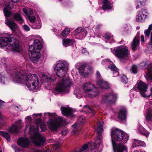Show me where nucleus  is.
I'll list each match as a JSON object with an SVG mask.
<instances>
[{
	"label": "nucleus",
	"mask_w": 152,
	"mask_h": 152,
	"mask_svg": "<svg viewBox=\"0 0 152 152\" xmlns=\"http://www.w3.org/2000/svg\"><path fill=\"white\" fill-rule=\"evenodd\" d=\"M13 17L15 20L21 24L24 22L23 19H22L20 15L18 13L14 14L13 15Z\"/></svg>",
	"instance_id": "nucleus-30"
},
{
	"label": "nucleus",
	"mask_w": 152,
	"mask_h": 152,
	"mask_svg": "<svg viewBox=\"0 0 152 152\" xmlns=\"http://www.w3.org/2000/svg\"><path fill=\"white\" fill-rule=\"evenodd\" d=\"M79 66L78 68L80 73L82 75L85 76L89 73V71L88 70V68L86 64H79Z\"/></svg>",
	"instance_id": "nucleus-17"
},
{
	"label": "nucleus",
	"mask_w": 152,
	"mask_h": 152,
	"mask_svg": "<svg viewBox=\"0 0 152 152\" xmlns=\"http://www.w3.org/2000/svg\"><path fill=\"white\" fill-rule=\"evenodd\" d=\"M72 84L71 80L69 77L63 79L57 84L55 89L56 91L60 92H68V87Z\"/></svg>",
	"instance_id": "nucleus-8"
},
{
	"label": "nucleus",
	"mask_w": 152,
	"mask_h": 152,
	"mask_svg": "<svg viewBox=\"0 0 152 152\" xmlns=\"http://www.w3.org/2000/svg\"><path fill=\"white\" fill-rule=\"evenodd\" d=\"M146 77L147 80H152V70L148 71Z\"/></svg>",
	"instance_id": "nucleus-47"
},
{
	"label": "nucleus",
	"mask_w": 152,
	"mask_h": 152,
	"mask_svg": "<svg viewBox=\"0 0 152 152\" xmlns=\"http://www.w3.org/2000/svg\"><path fill=\"white\" fill-rule=\"evenodd\" d=\"M146 145L144 142L137 140H135L133 144V147L138 146H144Z\"/></svg>",
	"instance_id": "nucleus-31"
},
{
	"label": "nucleus",
	"mask_w": 152,
	"mask_h": 152,
	"mask_svg": "<svg viewBox=\"0 0 152 152\" xmlns=\"http://www.w3.org/2000/svg\"><path fill=\"white\" fill-rule=\"evenodd\" d=\"M29 20L31 23H34L36 20L35 17L34 16H30L28 17Z\"/></svg>",
	"instance_id": "nucleus-48"
},
{
	"label": "nucleus",
	"mask_w": 152,
	"mask_h": 152,
	"mask_svg": "<svg viewBox=\"0 0 152 152\" xmlns=\"http://www.w3.org/2000/svg\"><path fill=\"white\" fill-rule=\"evenodd\" d=\"M130 71L134 74L137 73L138 71V68L137 66L133 65L131 67Z\"/></svg>",
	"instance_id": "nucleus-44"
},
{
	"label": "nucleus",
	"mask_w": 152,
	"mask_h": 152,
	"mask_svg": "<svg viewBox=\"0 0 152 152\" xmlns=\"http://www.w3.org/2000/svg\"><path fill=\"white\" fill-rule=\"evenodd\" d=\"M74 94L76 96L78 99L80 98L82 96L79 94H77L75 93V92H74Z\"/></svg>",
	"instance_id": "nucleus-59"
},
{
	"label": "nucleus",
	"mask_w": 152,
	"mask_h": 152,
	"mask_svg": "<svg viewBox=\"0 0 152 152\" xmlns=\"http://www.w3.org/2000/svg\"><path fill=\"white\" fill-rule=\"evenodd\" d=\"M102 7L104 10L110 9L111 8L110 3L108 0H104Z\"/></svg>",
	"instance_id": "nucleus-34"
},
{
	"label": "nucleus",
	"mask_w": 152,
	"mask_h": 152,
	"mask_svg": "<svg viewBox=\"0 0 152 152\" xmlns=\"http://www.w3.org/2000/svg\"><path fill=\"white\" fill-rule=\"evenodd\" d=\"M152 29V25L149 26L148 28L144 32L145 37L148 38L149 36L150 31Z\"/></svg>",
	"instance_id": "nucleus-42"
},
{
	"label": "nucleus",
	"mask_w": 152,
	"mask_h": 152,
	"mask_svg": "<svg viewBox=\"0 0 152 152\" xmlns=\"http://www.w3.org/2000/svg\"><path fill=\"white\" fill-rule=\"evenodd\" d=\"M146 120L148 121H152V109H148L145 115Z\"/></svg>",
	"instance_id": "nucleus-32"
},
{
	"label": "nucleus",
	"mask_w": 152,
	"mask_h": 152,
	"mask_svg": "<svg viewBox=\"0 0 152 152\" xmlns=\"http://www.w3.org/2000/svg\"><path fill=\"white\" fill-rule=\"evenodd\" d=\"M18 144L23 147H26L28 145L29 141L28 138L23 137L19 138L17 141Z\"/></svg>",
	"instance_id": "nucleus-19"
},
{
	"label": "nucleus",
	"mask_w": 152,
	"mask_h": 152,
	"mask_svg": "<svg viewBox=\"0 0 152 152\" xmlns=\"http://www.w3.org/2000/svg\"><path fill=\"white\" fill-rule=\"evenodd\" d=\"M12 146L13 148H14V149L15 147H17L15 145H12Z\"/></svg>",
	"instance_id": "nucleus-64"
},
{
	"label": "nucleus",
	"mask_w": 152,
	"mask_h": 152,
	"mask_svg": "<svg viewBox=\"0 0 152 152\" xmlns=\"http://www.w3.org/2000/svg\"><path fill=\"white\" fill-rule=\"evenodd\" d=\"M112 138L116 141H121L124 138L125 134L124 132L119 129H116L112 131L111 134Z\"/></svg>",
	"instance_id": "nucleus-13"
},
{
	"label": "nucleus",
	"mask_w": 152,
	"mask_h": 152,
	"mask_svg": "<svg viewBox=\"0 0 152 152\" xmlns=\"http://www.w3.org/2000/svg\"><path fill=\"white\" fill-rule=\"evenodd\" d=\"M29 51L31 53V60L34 63H37L40 57V51L42 46L39 41L37 39L34 41L33 45H29Z\"/></svg>",
	"instance_id": "nucleus-5"
},
{
	"label": "nucleus",
	"mask_w": 152,
	"mask_h": 152,
	"mask_svg": "<svg viewBox=\"0 0 152 152\" xmlns=\"http://www.w3.org/2000/svg\"><path fill=\"white\" fill-rule=\"evenodd\" d=\"M97 124V128L96 129V131L98 132V136L96 139L94 145L93 146V145L91 144V143L90 142H88V144H85L82 148L79 150L81 152L83 151L86 150L88 147L90 149L91 151H92V149L94 148H98L99 145L101 143L102 136L101 134L103 131V125L104 124V122L102 120L99 121L98 122Z\"/></svg>",
	"instance_id": "nucleus-4"
},
{
	"label": "nucleus",
	"mask_w": 152,
	"mask_h": 152,
	"mask_svg": "<svg viewBox=\"0 0 152 152\" xmlns=\"http://www.w3.org/2000/svg\"><path fill=\"white\" fill-rule=\"evenodd\" d=\"M61 110L62 113L64 115L70 116L72 114V110L69 108L63 107L61 108Z\"/></svg>",
	"instance_id": "nucleus-25"
},
{
	"label": "nucleus",
	"mask_w": 152,
	"mask_h": 152,
	"mask_svg": "<svg viewBox=\"0 0 152 152\" xmlns=\"http://www.w3.org/2000/svg\"><path fill=\"white\" fill-rule=\"evenodd\" d=\"M121 80L123 83L126 84L128 82V79L125 75H123L121 77Z\"/></svg>",
	"instance_id": "nucleus-46"
},
{
	"label": "nucleus",
	"mask_w": 152,
	"mask_h": 152,
	"mask_svg": "<svg viewBox=\"0 0 152 152\" xmlns=\"http://www.w3.org/2000/svg\"><path fill=\"white\" fill-rule=\"evenodd\" d=\"M70 30L68 28H65L62 32V35L64 37H66L69 34Z\"/></svg>",
	"instance_id": "nucleus-43"
},
{
	"label": "nucleus",
	"mask_w": 152,
	"mask_h": 152,
	"mask_svg": "<svg viewBox=\"0 0 152 152\" xmlns=\"http://www.w3.org/2000/svg\"><path fill=\"white\" fill-rule=\"evenodd\" d=\"M13 77L15 81L25 83L30 90L36 91V88L39 84V79L36 75L26 74L23 72L18 71Z\"/></svg>",
	"instance_id": "nucleus-1"
},
{
	"label": "nucleus",
	"mask_w": 152,
	"mask_h": 152,
	"mask_svg": "<svg viewBox=\"0 0 152 152\" xmlns=\"http://www.w3.org/2000/svg\"><path fill=\"white\" fill-rule=\"evenodd\" d=\"M112 144L115 152H127V147L123 143L116 145L115 142L112 140Z\"/></svg>",
	"instance_id": "nucleus-14"
},
{
	"label": "nucleus",
	"mask_w": 152,
	"mask_h": 152,
	"mask_svg": "<svg viewBox=\"0 0 152 152\" xmlns=\"http://www.w3.org/2000/svg\"><path fill=\"white\" fill-rule=\"evenodd\" d=\"M113 36L111 34L109 33H106L105 35V39L107 40H110V43L114 42V40L113 38Z\"/></svg>",
	"instance_id": "nucleus-40"
},
{
	"label": "nucleus",
	"mask_w": 152,
	"mask_h": 152,
	"mask_svg": "<svg viewBox=\"0 0 152 152\" xmlns=\"http://www.w3.org/2000/svg\"><path fill=\"white\" fill-rule=\"evenodd\" d=\"M60 147V145L59 143H57L54 145L53 148L56 149H59Z\"/></svg>",
	"instance_id": "nucleus-55"
},
{
	"label": "nucleus",
	"mask_w": 152,
	"mask_h": 152,
	"mask_svg": "<svg viewBox=\"0 0 152 152\" xmlns=\"http://www.w3.org/2000/svg\"><path fill=\"white\" fill-rule=\"evenodd\" d=\"M104 62H105V63L106 64H110L112 63V62L109 59H106L105 60H104L102 61V63L103 64Z\"/></svg>",
	"instance_id": "nucleus-52"
},
{
	"label": "nucleus",
	"mask_w": 152,
	"mask_h": 152,
	"mask_svg": "<svg viewBox=\"0 0 152 152\" xmlns=\"http://www.w3.org/2000/svg\"><path fill=\"white\" fill-rule=\"evenodd\" d=\"M68 64L64 60L60 61L54 65V68L58 77H62L65 76L68 71Z\"/></svg>",
	"instance_id": "nucleus-7"
},
{
	"label": "nucleus",
	"mask_w": 152,
	"mask_h": 152,
	"mask_svg": "<svg viewBox=\"0 0 152 152\" xmlns=\"http://www.w3.org/2000/svg\"><path fill=\"white\" fill-rule=\"evenodd\" d=\"M63 121V119L61 117H56L53 119H50L47 122L48 127L51 130L56 131L60 127Z\"/></svg>",
	"instance_id": "nucleus-11"
},
{
	"label": "nucleus",
	"mask_w": 152,
	"mask_h": 152,
	"mask_svg": "<svg viewBox=\"0 0 152 152\" xmlns=\"http://www.w3.org/2000/svg\"><path fill=\"white\" fill-rule=\"evenodd\" d=\"M127 111L126 109L124 108L121 109L118 114V117L121 121L125 120L126 118Z\"/></svg>",
	"instance_id": "nucleus-22"
},
{
	"label": "nucleus",
	"mask_w": 152,
	"mask_h": 152,
	"mask_svg": "<svg viewBox=\"0 0 152 152\" xmlns=\"http://www.w3.org/2000/svg\"><path fill=\"white\" fill-rule=\"evenodd\" d=\"M44 118H46L48 117H53L55 115V114L53 113H45L44 114Z\"/></svg>",
	"instance_id": "nucleus-45"
},
{
	"label": "nucleus",
	"mask_w": 152,
	"mask_h": 152,
	"mask_svg": "<svg viewBox=\"0 0 152 152\" xmlns=\"http://www.w3.org/2000/svg\"><path fill=\"white\" fill-rule=\"evenodd\" d=\"M34 152H43L39 150H36ZM44 152H50V151H49V150H46Z\"/></svg>",
	"instance_id": "nucleus-61"
},
{
	"label": "nucleus",
	"mask_w": 152,
	"mask_h": 152,
	"mask_svg": "<svg viewBox=\"0 0 152 152\" xmlns=\"http://www.w3.org/2000/svg\"><path fill=\"white\" fill-rule=\"evenodd\" d=\"M137 88L140 91L141 95L144 97H146L150 96V95L147 94V91L148 89L147 85L141 81L137 82Z\"/></svg>",
	"instance_id": "nucleus-12"
},
{
	"label": "nucleus",
	"mask_w": 152,
	"mask_h": 152,
	"mask_svg": "<svg viewBox=\"0 0 152 152\" xmlns=\"http://www.w3.org/2000/svg\"><path fill=\"white\" fill-rule=\"evenodd\" d=\"M112 53L120 59H127L130 56V53L126 48L118 47L113 50L111 49Z\"/></svg>",
	"instance_id": "nucleus-9"
},
{
	"label": "nucleus",
	"mask_w": 152,
	"mask_h": 152,
	"mask_svg": "<svg viewBox=\"0 0 152 152\" xmlns=\"http://www.w3.org/2000/svg\"><path fill=\"white\" fill-rule=\"evenodd\" d=\"M108 68H110L111 70L113 72L114 75L113 77H116L118 75L119 73L118 69L113 64L110 65L108 66Z\"/></svg>",
	"instance_id": "nucleus-29"
},
{
	"label": "nucleus",
	"mask_w": 152,
	"mask_h": 152,
	"mask_svg": "<svg viewBox=\"0 0 152 152\" xmlns=\"http://www.w3.org/2000/svg\"><path fill=\"white\" fill-rule=\"evenodd\" d=\"M84 29L82 28H77L73 32V34L75 35H77L83 32Z\"/></svg>",
	"instance_id": "nucleus-41"
},
{
	"label": "nucleus",
	"mask_w": 152,
	"mask_h": 152,
	"mask_svg": "<svg viewBox=\"0 0 152 152\" xmlns=\"http://www.w3.org/2000/svg\"><path fill=\"white\" fill-rule=\"evenodd\" d=\"M41 24L40 19H38L36 23H34L32 25V27L34 29H39L41 28Z\"/></svg>",
	"instance_id": "nucleus-36"
},
{
	"label": "nucleus",
	"mask_w": 152,
	"mask_h": 152,
	"mask_svg": "<svg viewBox=\"0 0 152 152\" xmlns=\"http://www.w3.org/2000/svg\"><path fill=\"white\" fill-rule=\"evenodd\" d=\"M68 132V131L67 130H63L61 134L65 136Z\"/></svg>",
	"instance_id": "nucleus-57"
},
{
	"label": "nucleus",
	"mask_w": 152,
	"mask_h": 152,
	"mask_svg": "<svg viewBox=\"0 0 152 152\" xmlns=\"http://www.w3.org/2000/svg\"><path fill=\"white\" fill-rule=\"evenodd\" d=\"M118 97L117 94L113 92L106 94L103 96L102 102L107 104L111 105L115 103Z\"/></svg>",
	"instance_id": "nucleus-10"
},
{
	"label": "nucleus",
	"mask_w": 152,
	"mask_h": 152,
	"mask_svg": "<svg viewBox=\"0 0 152 152\" xmlns=\"http://www.w3.org/2000/svg\"><path fill=\"white\" fill-rule=\"evenodd\" d=\"M146 0H136V8L137 9L140 8L143 6L145 3Z\"/></svg>",
	"instance_id": "nucleus-33"
},
{
	"label": "nucleus",
	"mask_w": 152,
	"mask_h": 152,
	"mask_svg": "<svg viewBox=\"0 0 152 152\" xmlns=\"http://www.w3.org/2000/svg\"><path fill=\"white\" fill-rule=\"evenodd\" d=\"M137 130L139 134L144 135L146 137H148L149 134L150 132L141 126H138Z\"/></svg>",
	"instance_id": "nucleus-26"
},
{
	"label": "nucleus",
	"mask_w": 152,
	"mask_h": 152,
	"mask_svg": "<svg viewBox=\"0 0 152 152\" xmlns=\"http://www.w3.org/2000/svg\"><path fill=\"white\" fill-rule=\"evenodd\" d=\"M42 79L44 80L45 82L53 81L56 80L55 75L50 76L49 74L46 75L44 74H42Z\"/></svg>",
	"instance_id": "nucleus-21"
},
{
	"label": "nucleus",
	"mask_w": 152,
	"mask_h": 152,
	"mask_svg": "<svg viewBox=\"0 0 152 152\" xmlns=\"http://www.w3.org/2000/svg\"><path fill=\"white\" fill-rule=\"evenodd\" d=\"M35 123L37 127L35 128L34 126L30 125L29 133L31 140L36 146H39L44 144L46 139L38 132L39 128L38 126L43 123L42 119L40 118H38L36 120Z\"/></svg>",
	"instance_id": "nucleus-2"
},
{
	"label": "nucleus",
	"mask_w": 152,
	"mask_h": 152,
	"mask_svg": "<svg viewBox=\"0 0 152 152\" xmlns=\"http://www.w3.org/2000/svg\"><path fill=\"white\" fill-rule=\"evenodd\" d=\"M5 104V102L2 100H0V107H1Z\"/></svg>",
	"instance_id": "nucleus-58"
},
{
	"label": "nucleus",
	"mask_w": 152,
	"mask_h": 152,
	"mask_svg": "<svg viewBox=\"0 0 152 152\" xmlns=\"http://www.w3.org/2000/svg\"><path fill=\"white\" fill-rule=\"evenodd\" d=\"M83 111L85 112H88L90 113H91L93 115L95 114L94 110L90 107L87 106H85L84 107Z\"/></svg>",
	"instance_id": "nucleus-39"
},
{
	"label": "nucleus",
	"mask_w": 152,
	"mask_h": 152,
	"mask_svg": "<svg viewBox=\"0 0 152 152\" xmlns=\"http://www.w3.org/2000/svg\"><path fill=\"white\" fill-rule=\"evenodd\" d=\"M39 126L42 131H45L46 130V128L45 123H43Z\"/></svg>",
	"instance_id": "nucleus-49"
},
{
	"label": "nucleus",
	"mask_w": 152,
	"mask_h": 152,
	"mask_svg": "<svg viewBox=\"0 0 152 152\" xmlns=\"http://www.w3.org/2000/svg\"><path fill=\"white\" fill-rule=\"evenodd\" d=\"M147 11L145 9H142L139 12V14L136 18L137 21L142 22L144 21L147 16Z\"/></svg>",
	"instance_id": "nucleus-16"
},
{
	"label": "nucleus",
	"mask_w": 152,
	"mask_h": 152,
	"mask_svg": "<svg viewBox=\"0 0 152 152\" xmlns=\"http://www.w3.org/2000/svg\"><path fill=\"white\" fill-rule=\"evenodd\" d=\"M23 27V29L26 31H28L30 30V28L29 27L26 25H24Z\"/></svg>",
	"instance_id": "nucleus-54"
},
{
	"label": "nucleus",
	"mask_w": 152,
	"mask_h": 152,
	"mask_svg": "<svg viewBox=\"0 0 152 152\" xmlns=\"http://www.w3.org/2000/svg\"><path fill=\"white\" fill-rule=\"evenodd\" d=\"M74 39H63L62 44L64 46L66 47L72 45L74 42Z\"/></svg>",
	"instance_id": "nucleus-28"
},
{
	"label": "nucleus",
	"mask_w": 152,
	"mask_h": 152,
	"mask_svg": "<svg viewBox=\"0 0 152 152\" xmlns=\"http://www.w3.org/2000/svg\"><path fill=\"white\" fill-rule=\"evenodd\" d=\"M6 50L19 52L21 50L18 42L14 37H2L0 39V48L4 47Z\"/></svg>",
	"instance_id": "nucleus-3"
},
{
	"label": "nucleus",
	"mask_w": 152,
	"mask_h": 152,
	"mask_svg": "<svg viewBox=\"0 0 152 152\" xmlns=\"http://www.w3.org/2000/svg\"><path fill=\"white\" fill-rule=\"evenodd\" d=\"M140 34H139L137 33L131 44L132 48L133 51H135L138 49L140 45Z\"/></svg>",
	"instance_id": "nucleus-15"
},
{
	"label": "nucleus",
	"mask_w": 152,
	"mask_h": 152,
	"mask_svg": "<svg viewBox=\"0 0 152 152\" xmlns=\"http://www.w3.org/2000/svg\"><path fill=\"white\" fill-rule=\"evenodd\" d=\"M141 41L142 42H143L145 41L144 40V37L142 35L141 36Z\"/></svg>",
	"instance_id": "nucleus-62"
},
{
	"label": "nucleus",
	"mask_w": 152,
	"mask_h": 152,
	"mask_svg": "<svg viewBox=\"0 0 152 152\" xmlns=\"http://www.w3.org/2000/svg\"><path fill=\"white\" fill-rule=\"evenodd\" d=\"M5 23L10 29L14 31H15L17 28L18 27L16 24L13 21L11 20L6 19Z\"/></svg>",
	"instance_id": "nucleus-20"
},
{
	"label": "nucleus",
	"mask_w": 152,
	"mask_h": 152,
	"mask_svg": "<svg viewBox=\"0 0 152 152\" xmlns=\"http://www.w3.org/2000/svg\"><path fill=\"white\" fill-rule=\"evenodd\" d=\"M83 92L85 95L91 98L95 97L99 94L95 87L90 83H83L82 86Z\"/></svg>",
	"instance_id": "nucleus-6"
},
{
	"label": "nucleus",
	"mask_w": 152,
	"mask_h": 152,
	"mask_svg": "<svg viewBox=\"0 0 152 152\" xmlns=\"http://www.w3.org/2000/svg\"><path fill=\"white\" fill-rule=\"evenodd\" d=\"M0 82L3 84L7 82V78L5 77V75L3 73L0 74Z\"/></svg>",
	"instance_id": "nucleus-38"
},
{
	"label": "nucleus",
	"mask_w": 152,
	"mask_h": 152,
	"mask_svg": "<svg viewBox=\"0 0 152 152\" xmlns=\"http://www.w3.org/2000/svg\"><path fill=\"white\" fill-rule=\"evenodd\" d=\"M12 1L14 2H18L19 0H11Z\"/></svg>",
	"instance_id": "nucleus-63"
},
{
	"label": "nucleus",
	"mask_w": 152,
	"mask_h": 152,
	"mask_svg": "<svg viewBox=\"0 0 152 152\" xmlns=\"http://www.w3.org/2000/svg\"><path fill=\"white\" fill-rule=\"evenodd\" d=\"M0 135L3 137L5 138L8 141L10 140V136L9 134L7 132L1 131L0 132Z\"/></svg>",
	"instance_id": "nucleus-35"
},
{
	"label": "nucleus",
	"mask_w": 152,
	"mask_h": 152,
	"mask_svg": "<svg viewBox=\"0 0 152 152\" xmlns=\"http://www.w3.org/2000/svg\"><path fill=\"white\" fill-rule=\"evenodd\" d=\"M96 77H97V80L100 79H102L101 78V76L100 72L98 71H97L96 72Z\"/></svg>",
	"instance_id": "nucleus-53"
},
{
	"label": "nucleus",
	"mask_w": 152,
	"mask_h": 152,
	"mask_svg": "<svg viewBox=\"0 0 152 152\" xmlns=\"http://www.w3.org/2000/svg\"><path fill=\"white\" fill-rule=\"evenodd\" d=\"M82 52L83 54H84L85 55L88 54V51L86 50V49L85 48L83 49L82 50Z\"/></svg>",
	"instance_id": "nucleus-56"
},
{
	"label": "nucleus",
	"mask_w": 152,
	"mask_h": 152,
	"mask_svg": "<svg viewBox=\"0 0 152 152\" xmlns=\"http://www.w3.org/2000/svg\"><path fill=\"white\" fill-rule=\"evenodd\" d=\"M15 152H20V150L18 147H15Z\"/></svg>",
	"instance_id": "nucleus-60"
},
{
	"label": "nucleus",
	"mask_w": 152,
	"mask_h": 152,
	"mask_svg": "<svg viewBox=\"0 0 152 152\" xmlns=\"http://www.w3.org/2000/svg\"><path fill=\"white\" fill-rule=\"evenodd\" d=\"M31 117L30 116H27L26 118V122L28 123H30L31 121Z\"/></svg>",
	"instance_id": "nucleus-51"
},
{
	"label": "nucleus",
	"mask_w": 152,
	"mask_h": 152,
	"mask_svg": "<svg viewBox=\"0 0 152 152\" xmlns=\"http://www.w3.org/2000/svg\"><path fill=\"white\" fill-rule=\"evenodd\" d=\"M13 7L12 4L10 5L9 3H8L6 5V7L3 10L4 12L6 17H9L11 15V12L9 9H12Z\"/></svg>",
	"instance_id": "nucleus-23"
},
{
	"label": "nucleus",
	"mask_w": 152,
	"mask_h": 152,
	"mask_svg": "<svg viewBox=\"0 0 152 152\" xmlns=\"http://www.w3.org/2000/svg\"><path fill=\"white\" fill-rule=\"evenodd\" d=\"M85 122V118L84 116L82 115L79 117L77 123L73 125L74 127L76 129H78L79 126L82 125Z\"/></svg>",
	"instance_id": "nucleus-27"
},
{
	"label": "nucleus",
	"mask_w": 152,
	"mask_h": 152,
	"mask_svg": "<svg viewBox=\"0 0 152 152\" xmlns=\"http://www.w3.org/2000/svg\"><path fill=\"white\" fill-rule=\"evenodd\" d=\"M148 47L151 49H152V31L151 33V36L150 42L148 43Z\"/></svg>",
	"instance_id": "nucleus-50"
},
{
	"label": "nucleus",
	"mask_w": 152,
	"mask_h": 152,
	"mask_svg": "<svg viewBox=\"0 0 152 152\" xmlns=\"http://www.w3.org/2000/svg\"><path fill=\"white\" fill-rule=\"evenodd\" d=\"M97 85L103 89H107L109 87V85L106 81H104L102 79L98 80L97 82Z\"/></svg>",
	"instance_id": "nucleus-24"
},
{
	"label": "nucleus",
	"mask_w": 152,
	"mask_h": 152,
	"mask_svg": "<svg viewBox=\"0 0 152 152\" xmlns=\"http://www.w3.org/2000/svg\"><path fill=\"white\" fill-rule=\"evenodd\" d=\"M23 11L28 17L33 14L32 10L30 9H26L24 8L23 9Z\"/></svg>",
	"instance_id": "nucleus-37"
},
{
	"label": "nucleus",
	"mask_w": 152,
	"mask_h": 152,
	"mask_svg": "<svg viewBox=\"0 0 152 152\" xmlns=\"http://www.w3.org/2000/svg\"><path fill=\"white\" fill-rule=\"evenodd\" d=\"M21 121H17L16 123L12 126L9 129V131L10 133L17 132L18 129L21 127L20 126L21 125Z\"/></svg>",
	"instance_id": "nucleus-18"
}]
</instances>
